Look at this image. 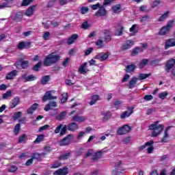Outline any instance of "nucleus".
<instances>
[{
    "mask_svg": "<svg viewBox=\"0 0 175 175\" xmlns=\"http://www.w3.org/2000/svg\"><path fill=\"white\" fill-rule=\"evenodd\" d=\"M61 60V55L57 54V52L49 53L44 59V66H51L58 64Z\"/></svg>",
    "mask_w": 175,
    "mask_h": 175,
    "instance_id": "f257e3e1",
    "label": "nucleus"
},
{
    "mask_svg": "<svg viewBox=\"0 0 175 175\" xmlns=\"http://www.w3.org/2000/svg\"><path fill=\"white\" fill-rule=\"evenodd\" d=\"M159 121L154 122V124H151L149 126V131H153L152 133V137H157L158 135H161V132L163 131V124H159Z\"/></svg>",
    "mask_w": 175,
    "mask_h": 175,
    "instance_id": "f03ea898",
    "label": "nucleus"
},
{
    "mask_svg": "<svg viewBox=\"0 0 175 175\" xmlns=\"http://www.w3.org/2000/svg\"><path fill=\"white\" fill-rule=\"evenodd\" d=\"M173 24H174V21H170L165 26L161 27L160 31H159V35L163 36V35H166V33H169L170 29H172V27H173Z\"/></svg>",
    "mask_w": 175,
    "mask_h": 175,
    "instance_id": "7ed1b4c3",
    "label": "nucleus"
},
{
    "mask_svg": "<svg viewBox=\"0 0 175 175\" xmlns=\"http://www.w3.org/2000/svg\"><path fill=\"white\" fill-rule=\"evenodd\" d=\"M72 137H73V135L68 134L67 136L59 140V146H60V147L69 146V144H70V142H72Z\"/></svg>",
    "mask_w": 175,
    "mask_h": 175,
    "instance_id": "20e7f679",
    "label": "nucleus"
},
{
    "mask_svg": "<svg viewBox=\"0 0 175 175\" xmlns=\"http://www.w3.org/2000/svg\"><path fill=\"white\" fill-rule=\"evenodd\" d=\"M152 144H154V141L150 140L146 142L144 145L139 146V150H143L146 147L149 146V148L147 149V152L148 154H152V152L154 151V146H152Z\"/></svg>",
    "mask_w": 175,
    "mask_h": 175,
    "instance_id": "39448f33",
    "label": "nucleus"
},
{
    "mask_svg": "<svg viewBox=\"0 0 175 175\" xmlns=\"http://www.w3.org/2000/svg\"><path fill=\"white\" fill-rule=\"evenodd\" d=\"M131 129L132 128H131L129 125L125 124L118 129L117 133L120 136L122 135H126V133H129V132H131Z\"/></svg>",
    "mask_w": 175,
    "mask_h": 175,
    "instance_id": "423d86ee",
    "label": "nucleus"
},
{
    "mask_svg": "<svg viewBox=\"0 0 175 175\" xmlns=\"http://www.w3.org/2000/svg\"><path fill=\"white\" fill-rule=\"evenodd\" d=\"M135 109V106L132 107H127V111H124L121 115H120V118L122 120H125V118L128 117H131L132 114H133V109Z\"/></svg>",
    "mask_w": 175,
    "mask_h": 175,
    "instance_id": "0eeeda50",
    "label": "nucleus"
},
{
    "mask_svg": "<svg viewBox=\"0 0 175 175\" xmlns=\"http://www.w3.org/2000/svg\"><path fill=\"white\" fill-rule=\"evenodd\" d=\"M135 44V42L132 40H126L125 42L122 45V51H126V50H129L133 45Z\"/></svg>",
    "mask_w": 175,
    "mask_h": 175,
    "instance_id": "6e6552de",
    "label": "nucleus"
},
{
    "mask_svg": "<svg viewBox=\"0 0 175 175\" xmlns=\"http://www.w3.org/2000/svg\"><path fill=\"white\" fill-rule=\"evenodd\" d=\"M21 79L24 81V83H28L29 81H35L36 77L32 74L29 76L27 74H24L21 75Z\"/></svg>",
    "mask_w": 175,
    "mask_h": 175,
    "instance_id": "1a4fd4ad",
    "label": "nucleus"
},
{
    "mask_svg": "<svg viewBox=\"0 0 175 175\" xmlns=\"http://www.w3.org/2000/svg\"><path fill=\"white\" fill-rule=\"evenodd\" d=\"M51 94V91H47L42 97V102H47L48 100L57 99V96H54Z\"/></svg>",
    "mask_w": 175,
    "mask_h": 175,
    "instance_id": "9d476101",
    "label": "nucleus"
},
{
    "mask_svg": "<svg viewBox=\"0 0 175 175\" xmlns=\"http://www.w3.org/2000/svg\"><path fill=\"white\" fill-rule=\"evenodd\" d=\"M96 17H105L107 16V10H106L105 5H101V8L96 12Z\"/></svg>",
    "mask_w": 175,
    "mask_h": 175,
    "instance_id": "9b49d317",
    "label": "nucleus"
},
{
    "mask_svg": "<svg viewBox=\"0 0 175 175\" xmlns=\"http://www.w3.org/2000/svg\"><path fill=\"white\" fill-rule=\"evenodd\" d=\"M20 97L16 96L12 100H10L9 103L10 109H14L18 106V105H20Z\"/></svg>",
    "mask_w": 175,
    "mask_h": 175,
    "instance_id": "f8f14e48",
    "label": "nucleus"
},
{
    "mask_svg": "<svg viewBox=\"0 0 175 175\" xmlns=\"http://www.w3.org/2000/svg\"><path fill=\"white\" fill-rule=\"evenodd\" d=\"M31 47V42L22 41L18 44V50L28 49Z\"/></svg>",
    "mask_w": 175,
    "mask_h": 175,
    "instance_id": "ddd939ff",
    "label": "nucleus"
},
{
    "mask_svg": "<svg viewBox=\"0 0 175 175\" xmlns=\"http://www.w3.org/2000/svg\"><path fill=\"white\" fill-rule=\"evenodd\" d=\"M103 34L105 35L104 37V42L109 43L111 42V35H110V29H105L103 31Z\"/></svg>",
    "mask_w": 175,
    "mask_h": 175,
    "instance_id": "4468645a",
    "label": "nucleus"
},
{
    "mask_svg": "<svg viewBox=\"0 0 175 175\" xmlns=\"http://www.w3.org/2000/svg\"><path fill=\"white\" fill-rule=\"evenodd\" d=\"M175 65V59H171L167 61L166 65H165V72L167 73H169L170 70L173 68V66Z\"/></svg>",
    "mask_w": 175,
    "mask_h": 175,
    "instance_id": "2eb2a0df",
    "label": "nucleus"
},
{
    "mask_svg": "<svg viewBox=\"0 0 175 175\" xmlns=\"http://www.w3.org/2000/svg\"><path fill=\"white\" fill-rule=\"evenodd\" d=\"M175 46V39L170 38L165 40V44L164 46L165 50H167V49H170V47Z\"/></svg>",
    "mask_w": 175,
    "mask_h": 175,
    "instance_id": "dca6fc26",
    "label": "nucleus"
},
{
    "mask_svg": "<svg viewBox=\"0 0 175 175\" xmlns=\"http://www.w3.org/2000/svg\"><path fill=\"white\" fill-rule=\"evenodd\" d=\"M19 62L22 69H28V68H29V66L31 65V62H29V60H24L23 58L19 59Z\"/></svg>",
    "mask_w": 175,
    "mask_h": 175,
    "instance_id": "f3484780",
    "label": "nucleus"
},
{
    "mask_svg": "<svg viewBox=\"0 0 175 175\" xmlns=\"http://www.w3.org/2000/svg\"><path fill=\"white\" fill-rule=\"evenodd\" d=\"M109 58V52H107L102 55V53H99L94 57V59H99L100 62H103V61H106Z\"/></svg>",
    "mask_w": 175,
    "mask_h": 175,
    "instance_id": "a211bd4d",
    "label": "nucleus"
},
{
    "mask_svg": "<svg viewBox=\"0 0 175 175\" xmlns=\"http://www.w3.org/2000/svg\"><path fill=\"white\" fill-rule=\"evenodd\" d=\"M68 131L70 132H76L79 129V124L76 122H70L67 125Z\"/></svg>",
    "mask_w": 175,
    "mask_h": 175,
    "instance_id": "6ab92c4d",
    "label": "nucleus"
},
{
    "mask_svg": "<svg viewBox=\"0 0 175 175\" xmlns=\"http://www.w3.org/2000/svg\"><path fill=\"white\" fill-rule=\"evenodd\" d=\"M23 17H24V14L21 12H18L15 14L12 20L14 23H21L23 21Z\"/></svg>",
    "mask_w": 175,
    "mask_h": 175,
    "instance_id": "aec40b11",
    "label": "nucleus"
},
{
    "mask_svg": "<svg viewBox=\"0 0 175 175\" xmlns=\"http://www.w3.org/2000/svg\"><path fill=\"white\" fill-rule=\"evenodd\" d=\"M69 171L68 167H64L62 169H59L53 172L54 175H66L68 174Z\"/></svg>",
    "mask_w": 175,
    "mask_h": 175,
    "instance_id": "412c9836",
    "label": "nucleus"
},
{
    "mask_svg": "<svg viewBox=\"0 0 175 175\" xmlns=\"http://www.w3.org/2000/svg\"><path fill=\"white\" fill-rule=\"evenodd\" d=\"M71 121H75V122L79 123L84 122V121H85V116L76 114L75 116H72Z\"/></svg>",
    "mask_w": 175,
    "mask_h": 175,
    "instance_id": "4be33fe9",
    "label": "nucleus"
},
{
    "mask_svg": "<svg viewBox=\"0 0 175 175\" xmlns=\"http://www.w3.org/2000/svg\"><path fill=\"white\" fill-rule=\"evenodd\" d=\"M127 86L130 90H132V88H135V87H137V77H133L131 80H130V81L129 82Z\"/></svg>",
    "mask_w": 175,
    "mask_h": 175,
    "instance_id": "5701e85b",
    "label": "nucleus"
},
{
    "mask_svg": "<svg viewBox=\"0 0 175 175\" xmlns=\"http://www.w3.org/2000/svg\"><path fill=\"white\" fill-rule=\"evenodd\" d=\"M38 107H39V104L34 103L31 105L27 109V114H33L35 111L38 109Z\"/></svg>",
    "mask_w": 175,
    "mask_h": 175,
    "instance_id": "b1692460",
    "label": "nucleus"
},
{
    "mask_svg": "<svg viewBox=\"0 0 175 175\" xmlns=\"http://www.w3.org/2000/svg\"><path fill=\"white\" fill-rule=\"evenodd\" d=\"M87 65V62H84L81 65L80 68L78 69V72L80 73V75H85V73L88 72V69L86 68Z\"/></svg>",
    "mask_w": 175,
    "mask_h": 175,
    "instance_id": "393cba45",
    "label": "nucleus"
},
{
    "mask_svg": "<svg viewBox=\"0 0 175 175\" xmlns=\"http://www.w3.org/2000/svg\"><path fill=\"white\" fill-rule=\"evenodd\" d=\"M169 129H170V126H167L164 132V135L161 139V143H167L169 142V134L167 132H169Z\"/></svg>",
    "mask_w": 175,
    "mask_h": 175,
    "instance_id": "a878e982",
    "label": "nucleus"
},
{
    "mask_svg": "<svg viewBox=\"0 0 175 175\" xmlns=\"http://www.w3.org/2000/svg\"><path fill=\"white\" fill-rule=\"evenodd\" d=\"M101 116H103V121H109L111 118L113 113L110 111H103L101 112Z\"/></svg>",
    "mask_w": 175,
    "mask_h": 175,
    "instance_id": "bb28decb",
    "label": "nucleus"
},
{
    "mask_svg": "<svg viewBox=\"0 0 175 175\" xmlns=\"http://www.w3.org/2000/svg\"><path fill=\"white\" fill-rule=\"evenodd\" d=\"M36 8V5H30L25 13V16H27V17H31V16L33 14V12H35Z\"/></svg>",
    "mask_w": 175,
    "mask_h": 175,
    "instance_id": "cd10ccee",
    "label": "nucleus"
},
{
    "mask_svg": "<svg viewBox=\"0 0 175 175\" xmlns=\"http://www.w3.org/2000/svg\"><path fill=\"white\" fill-rule=\"evenodd\" d=\"M50 80H51L50 75H44L40 79V84L42 85H46V84H49V81H50Z\"/></svg>",
    "mask_w": 175,
    "mask_h": 175,
    "instance_id": "c85d7f7f",
    "label": "nucleus"
},
{
    "mask_svg": "<svg viewBox=\"0 0 175 175\" xmlns=\"http://www.w3.org/2000/svg\"><path fill=\"white\" fill-rule=\"evenodd\" d=\"M122 164V162L120 161L118 163H117L115 165V169L113 171V174L118 175L120 174V173H121V172H122V169H120V165H121Z\"/></svg>",
    "mask_w": 175,
    "mask_h": 175,
    "instance_id": "c756f323",
    "label": "nucleus"
},
{
    "mask_svg": "<svg viewBox=\"0 0 175 175\" xmlns=\"http://www.w3.org/2000/svg\"><path fill=\"white\" fill-rule=\"evenodd\" d=\"M137 68V66L135 64H129L126 66V73H132L135 72V69Z\"/></svg>",
    "mask_w": 175,
    "mask_h": 175,
    "instance_id": "7c9ffc66",
    "label": "nucleus"
},
{
    "mask_svg": "<svg viewBox=\"0 0 175 175\" xmlns=\"http://www.w3.org/2000/svg\"><path fill=\"white\" fill-rule=\"evenodd\" d=\"M17 73H18V71H17L16 70H14L8 73L5 77L6 80H12V79L17 76Z\"/></svg>",
    "mask_w": 175,
    "mask_h": 175,
    "instance_id": "2f4dec72",
    "label": "nucleus"
},
{
    "mask_svg": "<svg viewBox=\"0 0 175 175\" xmlns=\"http://www.w3.org/2000/svg\"><path fill=\"white\" fill-rule=\"evenodd\" d=\"M77 38H79V35L72 34L67 40L68 46H70V44H73V43H75V40H76Z\"/></svg>",
    "mask_w": 175,
    "mask_h": 175,
    "instance_id": "473e14b6",
    "label": "nucleus"
},
{
    "mask_svg": "<svg viewBox=\"0 0 175 175\" xmlns=\"http://www.w3.org/2000/svg\"><path fill=\"white\" fill-rule=\"evenodd\" d=\"M71 154L72 153L70 152H68L65 154L59 156L58 159H59V161H66L67 159H69Z\"/></svg>",
    "mask_w": 175,
    "mask_h": 175,
    "instance_id": "72a5a7b5",
    "label": "nucleus"
},
{
    "mask_svg": "<svg viewBox=\"0 0 175 175\" xmlns=\"http://www.w3.org/2000/svg\"><path fill=\"white\" fill-rule=\"evenodd\" d=\"M99 98H100V96H99V95H98V94H94V95H93V96H92V98H91L92 100H91V101L89 103V105H90V106H93V105H95L96 103V101L99 100Z\"/></svg>",
    "mask_w": 175,
    "mask_h": 175,
    "instance_id": "f704fd0d",
    "label": "nucleus"
},
{
    "mask_svg": "<svg viewBox=\"0 0 175 175\" xmlns=\"http://www.w3.org/2000/svg\"><path fill=\"white\" fill-rule=\"evenodd\" d=\"M111 10L115 14L120 13L121 12V4H116L111 8Z\"/></svg>",
    "mask_w": 175,
    "mask_h": 175,
    "instance_id": "c9c22d12",
    "label": "nucleus"
},
{
    "mask_svg": "<svg viewBox=\"0 0 175 175\" xmlns=\"http://www.w3.org/2000/svg\"><path fill=\"white\" fill-rule=\"evenodd\" d=\"M118 27H120V29L116 30L115 35L116 36H122V33H124V26H121L120 25H118Z\"/></svg>",
    "mask_w": 175,
    "mask_h": 175,
    "instance_id": "e433bc0d",
    "label": "nucleus"
},
{
    "mask_svg": "<svg viewBox=\"0 0 175 175\" xmlns=\"http://www.w3.org/2000/svg\"><path fill=\"white\" fill-rule=\"evenodd\" d=\"M20 131H21V124L20 123H18L15 125L14 129V133L15 136H17L18 133H20Z\"/></svg>",
    "mask_w": 175,
    "mask_h": 175,
    "instance_id": "4c0bfd02",
    "label": "nucleus"
},
{
    "mask_svg": "<svg viewBox=\"0 0 175 175\" xmlns=\"http://www.w3.org/2000/svg\"><path fill=\"white\" fill-rule=\"evenodd\" d=\"M68 133V126L66 124L64 125L60 131L59 136H65Z\"/></svg>",
    "mask_w": 175,
    "mask_h": 175,
    "instance_id": "58836bf2",
    "label": "nucleus"
},
{
    "mask_svg": "<svg viewBox=\"0 0 175 175\" xmlns=\"http://www.w3.org/2000/svg\"><path fill=\"white\" fill-rule=\"evenodd\" d=\"M100 157H102V152L98 150L93 155L92 161H98V159H100Z\"/></svg>",
    "mask_w": 175,
    "mask_h": 175,
    "instance_id": "ea45409f",
    "label": "nucleus"
},
{
    "mask_svg": "<svg viewBox=\"0 0 175 175\" xmlns=\"http://www.w3.org/2000/svg\"><path fill=\"white\" fill-rule=\"evenodd\" d=\"M139 52H140V47L136 46L132 50L131 55V57H136V55H137V54H139Z\"/></svg>",
    "mask_w": 175,
    "mask_h": 175,
    "instance_id": "a19ab883",
    "label": "nucleus"
},
{
    "mask_svg": "<svg viewBox=\"0 0 175 175\" xmlns=\"http://www.w3.org/2000/svg\"><path fill=\"white\" fill-rule=\"evenodd\" d=\"M42 68V62H38L36 65H34L31 70L34 72H39V69Z\"/></svg>",
    "mask_w": 175,
    "mask_h": 175,
    "instance_id": "79ce46f5",
    "label": "nucleus"
},
{
    "mask_svg": "<svg viewBox=\"0 0 175 175\" xmlns=\"http://www.w3.org/2000/svg\"><path fill=\"white\" fill-rule=\"evenodd\" d=\"M43 140H44V135L41 134L38 135L37 138L34 140L33 143L38 144V143H40L41 142H43Z\"/></svg>",
    "mask_w": 175,
    "mask_h": 175,
    "instance_id": "37998d69",
    "label": "nucleus"
},
{
    "mask_svg": "<svg viewBox=\"0 0 175 175\" xmlns=\"http://www.w3.org/2000/svg\"><path fill=\"white\" fill-rule=\"evenodd\" d=\"M151 76V74H143V73H139L138 75V79L139 80H146V79H148V77H150Z\"/></svg>",
    "mask_w": 175,
    "mask_h": 175,
    "instance_id": "c03bdc74",
    "label": "nucleus"
},
{
    "mask_svg": "<svg viewBox=\"0 0 175 175\" xmlns=\"http://www.w3.org/2000/svg\"><path fill=\"white\" fill-rule=\"evenodd\" d=\"M169 17V11H167L165 13L162 14L158 19L159 22L163 21V20H166Z\"/></svg>",
    "mask_w": 175,
    "mask_h": 175,
    "instance_id": "a18cd8bd",
    "label": "nucleus"
},
{
    "mask_svg": "<svg viewBox=\"0 0 175 175\" xmlns=\"http://www.w3.org/2000/svg\"><path fill=\"white\" fill-rule=\"evenodd\" d=\"M147 64H148V59H143L139 64V69H143V68H144V66L147 65Z\"/></svg>",
    "mask_w": 175,
    "mask_h": 175,
    "instance_id": "49530a36",
    "label": "nucleus"
},
{
    "mask_svg": "<svg viewBox=\"0 0 175 175\" xmlns=\"http://www.w3.org/2000/svg\"><path fill=\"white\" fill-rule=\"evenodd\" d=\"M35 0H23L22 3L21 4V6L24 7V6H28L32 3Z\"/></svg>",
    "mask_w": 175,
    "mask_h": 175,
    "instance_id": "de8ad7c7",
    "label": "nucleus"
},
{
    "mask_svg": "<svg viewBox=\"0 0 175 175\" xmlns=\"http://www.w3.org/2000/svg\"><path fill=\"white\" fill-rule=\"evenodd\" d=\"M21 114H23L21 111L15 112L12 116V120H14V121H17V120L21 117Z\"/></svg>",
    "mask_w": 175,
    "mask_h": 175,
    "instance_id": "09e8293b",
    "label": "nucleus"
},
{
    "mask_svg": "<svg viewBox=\"0 0 175 175\" xmlns=\"http://www.w3.org/2000/svg\"><path fill=\"white\" fill-rule=\"evenodd\" d=\"M90 27H91V25L88 24V22L87 21L83 22L81 25V28L85 30L90 29Z\"/></svg>",
    "mask_w": 175,
    "mask_h": 175,
    "instance_id": "8fccbe9b",
    "label": "nucleus"
},
{
    "mask_svg": "<svg viewBox=\"0 0 175 175\" xmlns=\"http://www.w3.org/2000/svg\"><path fill=\"white\" fill-rule=\"evenodd\" d=\"M41 157H42V154L36 152V153H33V154H32L31 159H33H33H36L37 161H40Z\"/></svg>",
    "mask_w": 175,
    "mask_h": 175,
    "instance_id": "3c124183",
    "label": "nucleus"
},
{
    "mask_svg": "<svg viewBox=\"0 0 175 175\" xmlns=\"http://www.w3.org/2000/svg\"><path fill=\"white\" fill-rule=\"evenodd\" d=\"M62 96L61 103H66V102H68V93H63Z\"/></svg>",
    "mask_w": 175,
    "mask_h": 175,
    "instance_id": "603ef678",
    "label": "nucleus"
},
{
    "mask_svg": "<svg viewBox=\"0 0 175 175\" xmlns=\"http://www.w3.org/2000/svg\"><path fill=\"white\" fill-rule=\"evenodd\" d=\"M161 61H162V59H154L150 61V65H154L155 66H157L158 64H159V62H161Z\"/></svg>",
    "mask_w": 175,
    "mask_h": 175,
    "instance_id": "864d4df0",
    "label": "nucleus"
},
{
    "mask_svg": "<svg viewBox=\"0 0 175 175\" xmlns=\"http://www.w3.org/2000/svg\"><path fill=\"white\" fill-rule=\"evenodd\" d=\"M42 38L44 40H49L50 38H51V34L49 31H46L43 36Z\"/></svg>",
    "mask_w": 175,
    "mask_h": 175,
    "instance_id": "5fc2aeb1",
    "label": "nucleus"
},
{
    "mask_svg": "<svg viewBox=\"0 0 175 175\" xmlns=\"http://www.w3.org/2000/svg\"><path fill=\"white\" fill-rule=\"evenodd\" d=\"M10 96H12V90H8L3 94V99H8Z\"/></svg>",
    "mask_w": 175,
    "mask_h": 175,
    "instance_id": "6e6d98bb",
    "label": "nucleus"
},
{
    "mask_svg": "<svg viewBox=\"0 0 175 175\" xmlns=\"http://www.w3.org/2000/svg\"><path fill=\"white\" fill-rule=\"evenodd\" d=\"M62 164L59 162V161H55V163H53L51 166V169H58V167H59V166H61Z\"/></svg>",
    "mask_w": 175,
    "mask_h": 175,
    "instance_id": "4d7b16f0",
    "label": "nucleus"
},
{
    "mask_svg": "<svg viewBox=\"0 0 175 175\" xmlns=\"http://www.w3.org/2000/svg\"><path fill=\"white\" fill-rule=\"evenodd\" d=\"M167 95H169L168 92H163L159 94V98H160V99H162L163 100V99H165L166 96H167Z\"/></svg>",
    "mask_w": 175,
    "mask_h": 175,
    "instance_id": "13d9d810",
    "label": "nucleus"
},
{
    "mask_svg": "<svg viewBox=\"0 0 175 175\" xmlns=\"http://www.w3.org/2000/svg\"><path fill=\"white\" fill-rule=\"evenodd\" d=\"M18 167L16 165H11L10 169L8 170L9 173H14V172H17Z\"/></svg>",
    "mask_w": 175,
    "mask_h": 175,
    "instance_id": "bf43d9fd",
    "label": "nucleus"
},
{
    "mask_svg": "<svg viewBox=\"0 0 175 175\" xmlns=\"http://www.w3.org/2000/svg\"><path fill=\"white\" fill-rule=\"evenodd\" d=\"M102 5H100V3H97L91 6L92 10H98V9L100 8Z\"/></svg>",
    "mask_w": 175,
    "mask_h": 175,
    "instance_id": "052dcab7",
    "label": "nucleus"
},
{
    "mask_svg": "<svg viewBox=\"0 0 175 175\" xmlns=\"http://www.w3.org/2000/svg\"><path fill=\"white\" fill-rule=\"evenodd\" d=\"M96 46H98V49L103 47V40L99 39L96 42Z\"/></svg>",
    "mask_w": 175,
    "mask_h": 175,
    "instance_id": "680f3d73",
    "label": "nucleus"
},
{
    "mask_svg": "<svg viewBox=\"0 0 175 175\" xmlns=\"http://www.w3.org/2000/svg\"><path fill=\"white\" fill-rule=\"evenodd\" d=\"M144 100L149 102V100H152V99H154V97L151 94H146L144 96Z\"/></svg>",
    "mask_w": 175,
    "mask_h": 175,
    "instance_id": "e2e57ef3",
    "label": "nucleus"
},
{
    "mask_svg": "<svg viewBox=\"0 0 175 175\" xmlns=\"http://www.w3.org/2000/svg\"><path fill=\"white\" fill-rule=\"evenodd\" d=\"M62 126H64V124H59V125L56 127V129H55L54 133L57 134V133H59V132H61V129H62Z\"/></svg>",
    "mask_w": 175,
    "mask_h": 175,
    "instance_id": "0e129e2a",
    "label": "nucleus"
},
{
    "mask_svg": "<svg viewBox=\"0 0 175 175\" xmlns=\"http://www.w3.org/2000/svg\"><path fill=\"white\" fill-rule=\"evenodd\" d=\"M160 4H161V1L160 0H155V1H153V3L152 5V8L154 9V8H157Z\"/></svg>",
    "mask_w": 175,
    "mask_h": 175,
    "instance_id": "69168bd1",
    "label": "nucleus"
},
{
    "mask_svg": "<svg viewBox=\"0 0 175 175\" xmlns=\"http://www.w3.org/2000/svg\"><path fill=\"white\" fill-rule=\"evenodd\" d=\"M25 139H27V135L23 134L22 136L19 137L18 143H24Z\"/></svg>",
    "mask_w": 175,
    "mask_h": 175,
    "instance_id": "338daca9",
    "label": "nucleus"
},
{
    "mask_svg": "<svg viewBox=\"0 0 175 175\" xmlns=\"http://www.w3.org/2000/svg\"><path fill=\"white\" fill-rule=\"evenodd\" d=\"M88 7H81V14H85V13H88Z\"/></svg>",
    "mask_w": 175,
    "mask_h": 175,
    "instance_id": "774afa93",
    "label": "nucleus"
}]
</instances>
